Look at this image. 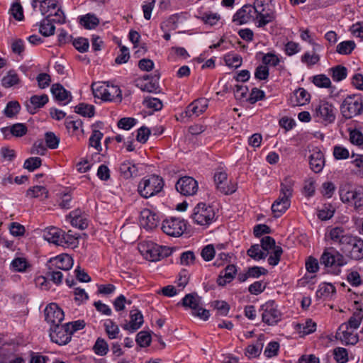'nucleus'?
<instances>
[{
  "mask_svg": "<svg viewBox=\"0 0 363 363\" xmlns=\"http://www.w3.org/2000/svg\"><path fill=\"white\" fill-rule=\"evenodd\" d=\"M163 179L156 174H152L143 177L138 184V191L140 195L145 199L159 194L164 187Z\"/></svg>",
  "mask_w": 363,
  "mask_h": 363,
  "instance_id": "nucleus-1",
  "label": "nucleus"
},
{
  "mask_svg": "<svg viewBox=\"0 0 363 363\" xmlns=\"http://www.w3.org/2000/svg\"><path fill=\"white\" fill-rule=\"evenodd\" d=\"M320 264L324 265L325 268H330L333 273L338 274L340 273V267L347 264L344 256L333 247H325L320 257Z\"/></svg>",
  "mask_w": 363,
  "mask_h": 363,
  "instance_id": "nucleus-2",
  "label": "nucleus"
},
{
  "mask_svg": "<svg viewBox=\"0 0 363 363\" xmlns=\"http://www.w3.org/2000/svg\"><path fill=\"white\" fill-rule=\"evenodd\" d=\"M341 114L345 119H350L363 113V97L361 94L348 95L340 107Z\"/></svg>",
  "mask_w": 363,
  "mask_h": 363,
  "instance_id": "nucleus-3",
  "label": "nucleus"
},
{
  "mask_svg": "<svg viewBox=\"0 0 363 363\" xmlns=\"http://www.w3.org/2000/svg\"><path fill=\"white\" fill-rule=\"evenodd\" d=\"M216 210L213 206L199 203L194 209L191 218L195 223L208 226L216 220Z\"/></svg>",
  "mask_w": 363,
  "mask_h": 363,
  "instance_id": "nucleus-4",
  "label": "nucleus"
},
{
  "mask_svg": "<svg viewBox=\"0 0 363 363\" xmlns=\"http://www.w3.org/2000/svg\"><path fill=\"white\" fill-rule=\"evenodd\" d=\"M272 0H255L253 11L257 13V27L263 28L275 19L274 13L269 9Z\"/></svg>",
  "mask_w": 363,
  "mask_h": 363,
  "instance_id": "nucleus-5",
  "label": "nucleus"
},
{
  "mask_svg": "<svg viewBox=\"0 0 363 363\" xmlns=\"http://www.w3.org/2000/svg\"><path fill=\"white\" fill-rule=\"evenodd\" d=\"M259 311L262 312V321L268 325H275L281 320L282 313L274 300L265 302Z\"/></svg>",
  "mask_w": 363,
  "mask_h": 363,
  "instance_id": "nucleus-6",
  "label": "nucleus"
},
{
  "mask_svg": "<svg viewBox=\"0 0 363 363\" xmlns=\"http://www.w3.org/2000/svg\"><path fill=\"white\" fill-rule=\"evenodd\" d=\"M91 89L94 97L101 99L104 101H112L118 99L121 101V89L116 86H109L105 84L93 83Z\"/></svg>",
  "mask_w": 363,
  "mask_h": 363,
  "instance_id": "nucleus-7",
  "label": "nucleus"
},
{
  "mask_svg": "<svg viewBox=\"0 0 363 363\" xmlns=\"http://www.w3.org/2000/svg\"><path fill=\"white\" fill-rule=\"evenodd\" d=\"M161 229L169 236L179 237L186 230V221L182 218L169 217L163 220Z\"/></svg>",
  "mask_w": 363,
  "mask_h": 363,
  "instance_id": "nucleus-8",
  "label": "nucleus"
},
{
  "mask_svg": "<svg viewBox=\"0 0 363 363\" xmlns=\"http://www.w3.org/2000/svg\"><path fill=\"white\" fill-rule=\"evenodd\" d=\"M314 117L318 122H321L325 125L333 123L335 120L333 105L326 101H320L315 107Z\"/></svg>",
  "mask_w": 363,
  "mask_h": 363,
  "instance_id": "nucleus-9",
  "label": "nucleus"
},
{
  "mask_svg": "<svg viewBox=\"0 0 363 363\" xmlns=\"http://www.w3.org/2000/svg\"><path fill=\"white\" fill-rule=\"evenodd\" d=\"M340 197L343 203L353 202L354 208L363 206V189L362 187L350 189L345 186L340 189Z\"/></svg>",
  "mask_w": 363,
  "mask_h": 363,
  "instance_id": "nucleus-10",
  "label": "nucleus"
},
{
  "mask_svg": "<svg viewBox=\"0 0 363 363\" xmlns=\"http://www.w3.org/2000/svg\"><path fill=\"white\" fill-rule=\"evenodd\" d=\"M50 337L52 342L59 345H65L70 342L72 339L69 333V324L55 325L50 326Z\"/></svg>",
  "mask_w": 363,
  "mask_h": 363,
  "instance_id": "nucleus-11",
  "label": "nucleus"
},
{
  "mask_svg": "<svg viewBox=\"0 0 363 363\" xmlns=\"http://www.w3.org/2000/svg\"><path fill=\"white\" fill-rule=\"evenodd\" d=\"M164 250L165 247L150 242L143 245L140 250L146 259L157 262L167 256V253H164Z\"/></svg>",
  "mask_w": 363,
  "mask_h": 363,
  "instance_id": "nucleus-12",
  "label": "nucleus"
},
{
  "mask_svg": "<svg viewBox=\"0 0 363 363\" xmlns=\"http://www.w3.org/2000/svg\"><path fill=\"white\" fill-rule=\"evenodd\" d=\"M175 188L182 195L189 196L196 194L199 185L197 181L193 177L185 176L177 182Z\"/></svg>",
  "mask_w": 363,
  "mask_h": 363,
  "instance_id": "nucleus-13",
  "label": "nucleus"
},
{
  "mask_svg": "<svg viewBox=\"0 0 363 363\" xmlns=\"http://www.w3.org/2000/svg\"><path fill=\"white\" fill-rule=\"evenodd\" d=\"M351 240L341 250L352 259H363V240L357 236H352Z\"/></svg>",
  "mask_w": 363,
  "mask_h": 363,
  "instance_id": "nucleus-14",
  "label": "nucleus"
},
{
  "mask_svg": "<svg viewBox=\"0 0 363 363\" xmlns=\"http://www.w3.org/2000/svg\"><path fill=\"white\" fill-rule=\"evenodd\" d=\"M44 313L45 319L50 326L61 324L65 318L63 311L55 303H51L48 305Z\"/></svg>",
  "mask_w": 363,
  "mask_h": 363,
  "instance_id": "nucleus-15",
  "label": "nucleus"
},
{
  "mask_svg": "<svg viewBox=\"0 0 363 363\" xmlns=\"http://www.w3.org/2000/svg\"><path fill=\"white\" fill-rule=\"evenodd\" d=\"M160 222L159 215L150 209L145 208L140 212V225L147 230H152L158 227Z\"/></svg>",
  "mask_w": 363,
  "mask_h": 363,
  "instance_id": "nucleus-16",
  "label": "nucleus"
},
{
  "mask_svg": "<svg viewBox=\"0 0 363 363\" xmlns=\"http://www.w3.org/2000/svg\"><path fill=\"white\" fill-rule=\"evenodd\" d=\"M352 235L347 233L342 227L332 228L328 232V238L334 242L338 243L341 248H344L347 243L352 240Z\"/></svg>",
  "mask_w": 363,
  "mask_h": 363,
  "instance_id": "nucleus-17",
  "label": "nucleus"
},
{
  "mask_svg": "<svg viewBox=\"0 0 363 363\" xmlns=\"http://www.w3.org/2000/svg\"><path fill=\"white\" fill-rule=\"evenodd\" d=\"M208 106V100L206 98H200L194 100L186 108L184 111L186 117H198L203 113Z\"/></svg>",
  "mask_w": 363,
  "mask_h": 363,
  "instance_id": "nucleus-18",
  "label": "nucleus"
},
{
  "mask_svg": "<svg viewBox=\"0 0 363 363\" xmlns=\"http://www.w3.org/2000/svg\"><path fill=\"white\" fill-rule=\"evenodd\" d=\"M48 264V266L53 267L52 269L68 271L73 266V259L67 254H61L50 258Z\"/></svg>",
  "mask_w": 363,
  "mask_h": 363,
  "instance_id": "nucleus-19",
  "label": "nucleus"
},
{
  "mask_svg": "<svg viewBox=\"0 0 363 363\" xmlns=\"http://www.w3.org/2000/svg\"><path fill=\"white\" fill-rule=\"evenodd\" d=\"M138 164L132 160H125L119 165L118 171L121 177L124 179H130L139 175Z\"/></svg>",
  "mask_w": 363,
  "mask_h": 363,
  "instance_id": "nucleus-20",
  "label": "nucleus"
},
{
  "mask_svg": "<svg viewBox=\"0 0 363 363\" xmlns=\"http://www.w3.org/2000/svg\"><path fill=\"white\" fill-rule=\"evenodd\" d=\"M310 94L303 88L299 87L291 95L289 101L292 106H303L309 102Z\"/></svg>",
  "mask_w": 363,
  "mask_h": 363,
  "instance_id": "nucleus-21",
  "label": "nucleus"
},
{
  "mask_svg": "<svg viewBox=\"0 0 363 363\" xmlns=\"http://www.w3.org/2000/svg\"><path fill=\"white\" fill-rule=\"evenodd\" d=\"M130 320L129 323L123 325V328L130 332H135L143 325V315L138 309H133L130 311Z\"/></svg>",
  "mask_w": 363,
  "mask_h": 363,
  "instance_id": "nucleus-22",
  "label": "nucleus"
},
{
  "mask_svg": "<svg viewBox=\"0 0 363 363\" xmlns=\"http://www.w3.org/2000/svg\"><path fill=\"white\" fill-rule=\"evenodd\" d=\"M49 101V98L47 94L33 95L30 97L29 103L26 104L28 111L34 114L37 110L43 107Z\"/></svg>",
  "mask_w": 363,
  "mask_h": 363,
  "instance_id": "nucleus-23",
  "label": "nucleus"
},
{
  "mask_svg": "<svg viewBox=\"0 0 363 363\" xmlns=\"http://www.w3.org/2000/svg\"><path fill=\"white\" fill-rule=\"evenodd\" d=\"M237 274V267L234 264H228L220 272L218 279L217 284L218 286H224L228 283L231 282Z\"/></svg>",
  "mask_w": 363,
  "mask_h": 363,
  "instance_id": "nucleus-24",
  "label": "nucleus"
},
{
  "mask_svg": "<svg viewBox=\"0 0 363 363\" xmlns=\"http://www.w3.org/2000/svg\"><path fill=\"white\" fill-rule=\"evenodd\" d=\"M309 164L313 172L315 173L320 172L325 165L323 153L319 150H314L310 156Z\"/></svg>",
  "mask_w": 363,
  "mask_h": 363,
  "instance_id": "nucleus-25",
  "label": "nucleus"
},
{
  "mask_svg": "<svg viewBox=\"0 0 363 363\" xmlns=\"http://www.w3.org/2000/svg\"><path fill=\"white\" fill-rule=\"evenodd\" d=\"M252 11L253 8L252 5H245L234 14L233 21L238 25L246 23L251 18Z\"/></svg>",
  "mask_w": 363,
  "mask_h": 363,
  "instance_id": "nucleus-26",
  "label": "nucleus"
},
{
  "mask_svg": "<svg viewBox=\"0 0 363 363\" xmlns=\"http://www.w3.org/2000/svg\"><path fill=\"white\" fill-rule=\"evenodd\" d=\"M50 91L55 99L59 102L64 101L67 99H68V101H70L72 99L70 91L65 89L64 86L59 83L52 84Z\"/></svg>",
  "mask_w": 363,
  "mask_h": 363,
  "instance_id": "nucleus-27",
  "label": "nucleus"
},
{
  "mask_svg": "<svg viewBox=\"0 0 363 363\" xmlns=\"http://www.w3.org/2000/svg\"><path fill=\"white\" fill-rule=\"evenodd\" d=\"M291 200L286 198L279 197L272 205V211L274 217L279 218L290 207Z\"/></svg>",
  "mask_w": 363,
  "mask_h": 363,
  "instance_id": "nucleus-28",
  "label": "nucleus"
},
{
  "mask_svg": "<svg viewBox=\"0 0 363 363\" xmlns=\"http://www.w3.org/2000/svg\"><path fill=\"white\" fill-rule=\"evenodd\" d=\"M62 230L56 227L47 228L43 233L45 240L57 245L62 244Z\"/></svg>",
  "mask_w": 363,
  "mask_h": 363,
  "instance_id": "nucleus-29",
  "label": "nucleus"
},
{
  "mask_svg": "<svg viewBox=\"0 0 363 363\" xmlns=\"http://www.w3.org/2000/svg\"><path fill=\"white\" fill-rule=\"evenodd\" d=\"M28 128L24 123H15L11 127H4L1 128L6 138H8V133L15 137H22L27 133Z\"/></svg>",
  "mask_w": 363,
  "mask_h": 363,
  "instance_id": "nucleus-30",
  "label": "nucleus"
},
{
  "mask_svg": "<svg viewBox=\"0 0 363 363\" xmlns=\"http://www.w3.org/2000/svg\"><path fill=\"white\" fill-rule=\"evenodd\" d=\"M186 19V13L182 12L172 14L161 25V28L164 29V27H167L169 30H176L178 28L179 23L182 22V20Z\"/></svg>",
  "mask_w": 363,
  "mask_h": 363,
  "instance_id": "nucleus-31",
  "label": "nucleus"
},
{
  "mask_svg": "<svg viewBox=\"0 0 363 363\" xmlns=\"http://www.w3.org/2000/svg\"><path fill=\"white\" fill-rule=\"evenodd\" d=\"M39 31L44 37H49L54 35L55 26L50 18V15L44 18L39 25Z\"/></svg>",
  "mask_w": 363,
  "mask_h": 363,
  "instance_id": "nucleus-32",
  "label": "nucleus"
},
{
  "mask_svg": "<svg viewBox=\"0 0 363 363\" xmlns=\"http://www.w3.org/2000/svg\"><path fill=\"white\" fill-rule=\"evenodd\" d=\"M294 181L291 177H286L281 183L279 197L289 199L293 195Z\"/></svg>",
  "mask_w": 363,
  "mask_h": 363,
  "instance_id": "nucleus-33",
  "label": "nucleus"
},
{
  "mask_svg": "<svg viewBox=\"0 0 363 363\" xmlns=\"http://www.w3.org/2000/svg\"><path fill=\"white\" fill-rule=\"evenodd\" d=\"M26 196L31 199L36 198L40 200H44L48 196V191L44 186H35L27 190Z\"/></svg>",
  "mask_w": 363,
  "mask_h": 363,
  "instance_id": "nucleus-34",
  "label": "nucleus"
},
{
  "mask_svg": "<svg viewBox=\"0 0 363 363\" xmlns=\"http://www.w3.org/2000/svg\"><path fill=\"white\" fill-rule=\"evenodd\" d=\"M316 323L311 318L306 319L303 323H297L295 329L303 335H307L316 330Z\"/></svg>",
  "mask_w": 363,
  "mask_h": 363,
  "instance_id": "nucleus-35",
  "label": "nucleus"
},
{
  "mask_svg": "<svg viewBox=\"0 0 363 363\" xmlns=\"http://www.w3.org/2000/svg\"><path fill=\"white\" fill-rule=\"evenodd\" d=\"M79 23L86 29L91 30L94 29L99 24V20L94 14L87 13L80 16Z\"/></svg>",
  "mask_w": 363,
  "mask_h": 363,
  "instance_id": "nucleus-36",
  "label": "nucleus"
},
{
  "mask_svg": "<svg viewBox=\"0 0 363 363\" xmlns=\"http://www.w3.org/2000/svg\"><path fill=\"white\" fill-rule=\"evenodd\" d=\"M21 80L14 70H9L6 75L1 79V85L5 88H10L18 85Z\"/></svg>",
  "mask_w": 363,
  "mask_h": 363,
  "instance_id": "nucleus-37",
  "label": "nucleus"
},
{
  "mask_svg": "<svg viewBox=\"0 0 363 363\" xmlns=\"http://www.w3.org/2000/svg\"><path fill=\"white\" fill-rule=\"evenodd\" d=\"M182 306L195 311L200 304V298L196 294H188L182 300Z\"/></svg>",
  "mask_w": 363,
  "mask_h": 363,
  "instance_id": "nucleus-38",
  "label": "nucleus"
},
{
  "mask_svg": "<svg viewBox=\"0 0 363 363\" xmlns=\"http://www.w3.org/2000/svg\"><path fill=\"white\" fill-rule=\"evenodd\" d=\"M75 113L84 116L91 118L95 113V107L93 105L81 103L74 107Z\"/></svg>",
  "mask_w": 363,
  "mask_h": 363,
  "instance_id": "nucleus-39",
  "label": "nucleus"
},
{
  "mask_svg": "<svg viewBox=\"0 0 363 363\" xmlns=\"http://www.w3.org/2000/svg\"><path fill=\"white\" fill-rule=\"evenodd\" d=\"M30 267V263L24 257H16L11 263V269L18 272H24Z\"/></svg>",
  "mask_w": 363,
  "mask_h": 363,
  "instance_id": "nucleus-40",
  "label": "nucleus"
},
{
  "mask_svg": "<svg viewBox=\"0 0 363 363\" xmlns=\"http://www.w3.org/2000/svg\"><path fill=\"white\" fill-rule=\"evenodd\" d=\"M21 109V104L17 101H9L4 110V114L9 118H14Z\"/></svg>",
  "mask_w": 363,
  "mask_h": 363,
  "instance_id": "nucleus-41",
  "label": "nucleus"
},
{
  "mask_svg": "<svg viewBox=\"0 0 363 363\" xmlns=\"http://www.w3.org/2000/svg\"><path fill=\"white\" fill-rule=\"evenodd\" d=\"M104 134L99 130L93 129L89 139V146L94 147L99 153L102 150L101 140Z\"/></svg>",
  "mask_w": 363,
  "mask_h": 363,
  "instance_id": "nucleus-42",
  "label": "nucleus"
},
{
  "mask_svg": "<svg viewBox=\"0 0 363 363\" xmlns=\"http://www.w3.org/2000/svg\"><path fill=\"white\" fill-rule=\"evenodd\" d=\"M335 213V208L331 203H325L318 209V217L321 220L330 219Z\"/></svg>",
  "mask_w": 363,
  "mask_h": 363,
  "instance_id": "nucleus-43",
  "label": "nucleus"
},
{
  "mask_svg": "<svg viewBox=\"0 0 363 363\" xmlns=\"http://www.w3.org/2000/svg\"><path fill=\"white\" fill-rule=\"evenodd\" d=\"M356 48L353 40H345L340 43L336 47V52L340 55H348L352 52Z\"/></svg>",
  "mask_w": 363,
  "mask_h": 363,
  "instance_id": "nucleus-44",
  "label": "nucleus"
},
{
  "mask_svg": "<svg viewBox=\"0 0 363 363\" xmlns=\"http://www.w3.org/2000/svg\"><path fill=\"white\" fill-rule=\"evenodd\" d=\"M331 76L335 82H340L345 79L347 76V69L343 65H337L330 68Z\"/></svg>",
  "mask_w": 363,
  "mask_h": 363,
  "instance_id": "nucleus-45",
  "label": "nucleus"
},
{
  "mask_svg": "<svg viewBox=\"0 0 363 363\" xmlns=\"http://www.w3.org/2000/svg\"><path fill=\"white\" fill-rule=\"evenodd\" d=\"M65 125L69 133L76 134L82 128L83 123L80 119L74 120L73 116H68L65 119Z\"/></svg>",
  "mask_w": 363,
  "mask_h": 363,
  "instance_id": "nucleus-46",
  "label": "nucleus"
},
{
  "mask_svg": "<svg viewBox=\"0 0 363 363\" xmlns=\"http://www.w3.org/2000/svg\"><path fill=\"white\" fill-rule=\"evenodd\" d=\"M247 255L255 260L265 259L267 252L262 251L258 244L252 245L247 251Z\"/></svg>",
  "mask_w": 363,
  "mask_h": 363,
  "instance_id": "nucleus-47",
  "label": "nucleus"
},
{
  "mask_svg": "<svg viewBox=\"0 0 363 363\" xmlns=\"http://www.w3.org/2000/svg\"><path fill=\"white\" fill-rule=\"evenodd\" d=\"M363 319V311L362 308H357L350 318L347 322V327L353 329H357Z\"/></svg>",
  "mask_w": 363,
  "mask_h": 363,
  "instance_id": "nucleus-48",
  "label": "nucleus"
},
{
  "mask_svg": "<svg viewBox=\"0 0 363 363\" xmlns=\"http://www.w3.org/2000/svg\"><path fill=\"white\" fill-rule=\"evenodd\" d=\"M47 267L48 271L45 274L47 277L55 284L60 285L62 282V273L57 269H52L53 267L48 266V264H47Z\"/></svg>",
  "mask_w": 363,
  "mask_h": 363,
  "instance_id": "nucleus-49",
  "label": "nucleus"
},
{
  "mask_svg": "<svg viewBox=\"0 0 363 363\" xmlns=\"http://www.w3.org/2000/svg\"><path fill=\"white\" fill-rule=\"evenodd\" d=\"M104 328L108 337L110 339H116L119 333L118 326L111 319L104 323Z\"/></svg>",
  "mask_w": 363,
  "mask_h": 363,
  "instance_id": "nucleus-50",
  "label": "nucleus"
},
{
  "mask_svg": "<svg viewBox=\"0 0 363 363\" xmlns=\"http://www.w3.org/2000/svg\"><path fill=\"white\" fill-rule=\"evenodd\" d=\"M93 350L97 355L104 356L108 351V345L104 338L98 337L93 347Z\"/></svg>",
  "mask_w": 363,
  "mask_h": 363,
  "instance_id": "nucleus-51",
  "label": "nucleus"
},
{
  "mask_svg": "<svg viewBox=\"0 0 363 363\" xmlns=\"http://www.w3.org/2000/svg\"><path fill=\"white\" fill-rule=\"evenodd\" d=\"M160 78L159 74H155L151 77V80L141 86L140 89L143 91L147 92H157L160 89L158 80Z\"/></svg>",
  "mask_w": 363,
  "mask_h": 363,
  "instance_id": "nucleus-52",
  "label": "nucleus"
},
{
  "mask_svg": "<svg viewBox=\"0 0 363 363\" xmlns=\"http://www.w3.org/2000/svg\"><path fill=\"white\" fill-rule=\"evenodd\" d=\"M213 178L216 188L219 191H230L229 189L221 186L222 182H225V180L228 179V174L225 172L220 171L216 172Z\"/></svg>",
  "mask_w": 363,
  "mask_h": 363,
  "instance_id": "nucleus-53",
  "label": "nucleus"
},
{
  "mask_svg": "<svg viewBox=\"0 0 363 363\" xmlns=\"http://www.w3.org/2000/svg\"><path fill=\"white\" fill-rule=\"evenodd\" d=\"M9 13L17 21H22L24 18L23 9L19 0H17L11 5Z\"/></svg>",
  "mask_w": 363,
  "mask_h": 363,
  "instance_id": "nucleus-54",
  "label": "nucleus"
},
{
  "mask_svg": "<svg viewBox=\"0 0 363 363\" xmlns=\"http://www.w3.org/2000/svg\"><path fill=\"white\" fill-rule=\"evenodd\" d=\"M225 62L228 67L238 68L241 66L242 58L238 54H228L225 55Z\"/></svg>",
  "mask_w": 363,
  "mask_h": 363,
  "instance_id": "nucleus-55",
  "label": "nucleus"
},
{
  "mask_svg": "<svg viewBox=\"0 0 363 363\" xmlns=\"http://www.w3.org/2000/svg\"><path fill=\"white\" fill-rule=\"evenodd\" d=\"M135 341L142 347H148L151 342V335L147 331H140L137 334Z\"/></svg>",
  "mask_w": 363,
  "mask_h": 363,
  "instance_id": "nucleus-56",
  "label": "nucleus"
},
{
  "mask_svg": "<svg viewBox=\"0 0 363 363\" xmlns=\"http://www.w3.org/2000/svg\"><path fill=\"white\" fill-rule=\"evenodd\" d=\"M42 164V160L38 157H29L25 160L23 167L29 172H33Z\"/></svg>",
  "mask_w": 363,
  "mask_h": 363,
  "instance_id": "nucleus-57",
  "label": "nucleus"
},
{
  "mask_svg": "<svg viewBox=\"0 0 363 363\" xmlns=\"http://www.w3.org/2000/svg\"><path fill=\"white\" fill-rule=\"evenodd\" d=\"M143 105L155 111H160L163 107L162 102L160 99L152 97L145 98L143 101Z\"/></svg>",
  "mask_w": 363,
  "mask_h": 363,
  "instance_id": "nucleus-58",
  "label": "nucleus"
},
{
  "mask_svg": "<svg viewBox=\"0 0 363 363\" xmlns=\"http://www.w3.org/2000/svg\"><path fill=\"white\" fill-rule=\"evenodd\" d=\"M72 45L79 52L84 53L88 51L89 48V40L82 37L75 38L72 41Z\"/></svg>",
  "mask_w": 363,
  "mask_h": 363,
  "instance_id": "nucleus-59",
  "label": "nucleus"
},
{
  "mask_svg": "<svg viewBox=\"0 0 363 363\" xmlns=\"http://www.w3.org/2000/svg\"><path fill=\"white\" fill-rule=\"evenodd\" d=\"M313 83L318 87L329 88L331 86V81L325 74H318L313 77Z\"/></svg>",
  "mask_w": 363,
  "mask_h": 363,
  "instance_id": "nucleus-60",
  "label": "nucleus"
},
{
  "mask_svg": "<svg viewBox=\"0 0 363 363\" xmlns=\"http://www.w3.org/2000/svg\"><path fill=\"white\" fill-rule=\"evenodd\" d=\"M45 141L48 147L54 150L59 145L60 138L52 132H47L45 134Z\"/></svg>",
  "mask_w": 363,
  "mask_h": 363,
  "instance_id": "nucleus-61",
  "label": "nucleus"
},
{
  "mask_svg": "<svg viewBox=\"0 0 363 363\" xmlns=\"http://www.w3.org/2000/svg\"><path fill=\"white\" fill-rule=\"evenodd\" d=\"M262 349V345H250L245 351V354L248 359L255 358L260 355Z\"/></svg>",
  "mask_w": 363,
  "mask_h": 363,
  "instance_id": "nucleus-62",
  "label": "nucleus"
},
{
  "mask_svg": "<svg viewBox=\"0 0 363 363\" xmlns=\"http://www.w3.org/2000/svg\"><path fill=\"white\" fill-rule=\"evenodd\" d=\"M333 355L337 363H346L348 361V353L345 348L336 347L333 350Z\"/></svg>",
  "mask_w": 363,
  "mask_h": 363,
  "instance_id": "nucleus-63",
  "label": "nucleus"
},
{
  "mask_svg": "<svg viewBox=\"0 0 363 363\" xmlns=\"http://www.w3.org/2000/svg\"><path fill=\"white\" fill-rule=\"evenodd\" d=\"M350 140L353 145L363 147V134L361 131L357 129L350 130Z\"/></svg>",
  "mask_w": 363,
  "mask_h": 363,
  "instance_id": "nucleus-64",
  "label": "nucleus"
}]
</instances>
